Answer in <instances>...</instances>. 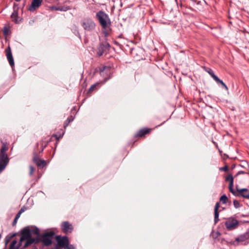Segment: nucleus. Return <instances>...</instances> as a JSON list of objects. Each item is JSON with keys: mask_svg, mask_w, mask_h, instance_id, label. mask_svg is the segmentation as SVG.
Instances as JSON below:
<instances>
[{"mask_svg": "<svg viewBox=\"0 0 249 249\" xmlns=\"http://www.w3.org/2000/svg\"><path fill=\"white\" fill-rule=\"evenodd\" d=\"M95 18L103 29H106L111 25V22L109 16L102 10H100L96 13Z\"/></svg>", "mask_w": 249, "mask_h": 249, "instance_id": "f257e3e1", "label": "nucleus"}, {"mask_svg": "<svg viewBox=\"0 0 249 249\" xmlns=\"http://www.w3.org/2000/svg\"><path fill=\"white\" fill-rule=\"evenodd\" d=\"M226 229L228 231H231L236 229L239 225V221L234 216H231L226 219L225 222Z\"/></svg>", "mask_w": 249, "mask_h": 249, "instance_id": "f03ea898", "label": "nucleus"}, {"mask_svg": "<svg viewBox=\"0 0 249 249\" xmlns=\"http://www.w3.org/2000/svg\"><path fill=\"white\" fill-rule=\"evenodd\" d=\"M81 26L85 30L91 32L95 29L96 23L91 18H86L81 21Z\"/></svg>", "mask_w": 249, "mask_h": 249, "instance_id": "7ed1b4c3", "label": "nucleus"}, {"mask_svg": "<svg viewBox=\"0 0 249 249\" xmlns=\"http://www.w3.org/2000/svg\"><path fill=\"white\" fill-rule=\"evenodd\" d=\"M231 193L235 196L243 197L244 198L249 199V190L247 188H239L237 186L236 190H232Z\"/></svg>", "mask_w": 249, "mask_h": 249, "instance_id": "20e7f679", "label": "nucleus"}, {"mask_svg": "<svg viewBox=\"0 0 249 249\" xmlns=\"http://www.w3.org/2000/svg\"><path fill=\"white\" fill-rule=\"evenodd\" d=\"M55 233L53 231L47 232L43 234L40 238L43 245L45 246H49L52 243V240Z\"/></svg>", "mask_w": 249, "mask_h": 249, "instance_id": "39448f33", "label": "nucleus"}, {"mask_svg": "<svg viewBox=\"0 0 249 249\" xmlns=\"http://www.w3.org/2000/svg\"><path fill=\"white\" fill-rule=\"evenodd\" d=\"M56 240L57 242V245L62 248H67L70 247L69 241L68 238L66 236L63 237L60 235H57L56 237Z\"/></svg>", "mask_w": 249, "mask_h": 249, "instance_id": "423d86ee", "label": "nucleus"}, {"mask_svg": "<svg viewBox=\"0 0 249 249\" xmlns=\"http://www.w3.org/2000/svg\"><path fill=\"white\" fill-rule=\"evenodd\" d=\"M34 162L40 168H43L47 165L46 161L39 158L37 152L35 149L33 153Z\"/></svg>", "mask_w": 249, "mask_h": 249, "instance_id": "0eeeda50", "label": "nucleus"}, {"mask_svg": "<svg viewBox=\"0 0 249 249\" xmlns=\"http://www.w3.org/2000/svg\"><path fill=\"white\" fill-rule=\"evenodd\" d=\"M110 46L107 42L101 43L97 47V54L98 56H102L104 53L108 50Z\"/></svg>", "mask_w": 249, "mask_h": 249, "instance_id": "6e6552de", "label": "nucleus"}, {"mask_svg": "<svg viewBox=\"0 0 249 249\" xmlns=\"http://www.w3.org/2000/svg\"><path fill=\"white\" fill-rule=\"evenodd\" d=\"M21 236L19 240V243L22 242L25 240L26 239L31 237V230L30 229L29 226L24 227L22 230H21Z\"/></svg>", "mask_w": 249, "mask_h": 249, "instance_id": "1a4fd4ad", "label": "nucleus"}, {"mask_svg": "<svg viewBox=\"0 0 249 249\" xmlns=\"http://www.w3.org/2000/svg\"><path fill=\"white\" fill-rule=\"evenodd\" d=\"M110 67L108 66H103L100 68V74L101 76L107 77L105 79V82H106L111 77V72L109 71Z\"/></svg>", "mask_w": 249, "mask_h": 249, "instance_id": "9d476101", "label": "nucleus"}, {"mask_svg": "<svg viewBox=\"0 0 249 249\" xmlns=\"http://www.w3.org/2000/svg\"><path fill=\"white\" fill-rule=\"evenodd\" d=\"M61 229L64 233L67 234L71 233L73 230V228L72 224L68 221H64L61 223Z\"/></svg>", "mask_w": 249, "mask_h": 249, "instance_id": "9b49d317", "label": "nucleus"}, {"mask_svg": "<svg viewBox=\"0 0 249 249\" xmlns=\"http://www.w3.org/2000/svg\"><path fill=\"white\" fill-rule=\"evenodd\" d=\"M9 162V158L8 156L0 155V172L3 171Z\"/></svg>", "mask_w": 249, "mask_h": 249, "instance_id": "f8f14e48", "label": "nucleus"}, {"mask_svg": "<svg viewBox=\"0 0 249 249\" xmlns=\"http://www.w3.org/2000/svg\"><path fill=\"white\" fill-rule=\"evenodd\" d=\"M5 53L6 57L9 62V65L12 68H13L15 66V62L11 50L9 46L5 49Z\"/></svg>", "mask_w": 249, "mask_h": 249, "instance_id": "ddd939ff", "label": "nucleus"}, {"mask_svg": "<svg viewBox=\"0 0 249 249\" xmlns=\"http://www.w3.org/2000/svg\"><path fill=\"white\" fill-rule=\"evenodd\" d=\"M43 0H32L31 4L29 6L28 10L31 12H34L41 4Z\"/></svg>", "mask_w": 249, "mask_h": 249, "instance_id": "4468645a", "label": "nucleus"}, {"mask_svg": "<svg viewBox=\"0 0 249 249\" xmlns=\"http://www.w3.org/2000/svg\"><path fill=\"white\" fill-rule=\"evenodd\" d=\"M249 239V230L247 231L245 233L240 234L235 238V241L237 242H242L245 241Z\"/></svg>", "mask_w": 249, "mask_h": 249, "instance_id": "2eb2a0df", "label": "nucleus"}, {"mask_svg": "<svg viewBox=\"0 0 249 249\" xmlns=\"http://www.w3.org/2000/svg\"><path fill=\"white\" fill-rule=\"evenodd\" d=\"M26 242L24 245V248L27 247L28 246L32 245L34 243H37L39 241H40V238H39V237L32 238V236H31V237L26 239Z\"/></svg>", "mask_w": 249, "mask_h": 249, "instance_id": "dca6fc26", "label": "nucleus"}, {"mask_svg": "<svg viewBox=\"0 0 249 249\" xmlns=\"http://www.w3.org/2000/svg\"><path fill=\"white\" fill-rule=\"evenodd\" d=\"M151 129L148 128H143L141 129L138 131L137 133L135 135V137H142L145 136L146 134H148L151 132Z\"/></svg>", "mask_w": 249, "mask_h": 249, "instance_id": "f3484780", "label": "nucleus"}, {"mask_svg": "<svg viewBox=\"0 0 249 249\" xmlns=\"http://www.w3.org/2000/svg\"><path fill=\"white\" fill-rule=\"evenodd\" d=\"M220 205V202H217L216 203L214 209V224H216L219 220V212H218V209Z\"/></svg>", "mask_w": 249, "mask_h": 249, "instance_id": "a211bd4d", "label": "nucleus"}, {"mask_svg": "<svg viewBox=\"0 0 249 249\" xmlns=\"http://www.w3.org/2000/svg\"><path fill=\"white\" fill-rule=\"evenodd\" d=\"M226 181H229V189L230 192H231L232 190H234L233 186V178L231 174L228 175L225 179Z\"/></svg>", "mask_w": 249, "mask_h": 249, "instance_id": "6ab92c4d", "label": "nucleus"}, {"mask_svg": "<svg viewBox=\"0 0 249 249\" xmlns=\"http://www.w3.org/2000/svg\"><path fill=\"white\" fill-rule=\"evenodd\" d=\"M8 150V147L5 144H3L0 150V156H8L6 152Z\"/></svg>", "mask_w": 249, "mask_h": 249, "instance_id": "aec40b11", "label": "nucleus"}, {"mask_svg": "<svg viewBox=\"0 0 249 249\" xmlns=\"http://www.w3.org/2000/svg\"><path fill=\"white\" fill-rule=\"evenodd\" d=\"M17 243V242L16 240H13L11 243L9 249H21L19 248L20 246H21V243H19L18 246L17 247H15V245H16Z\"/></svg>", "mask_w": 249, "mask_h": 249, "instance_id": "412c9836", "label": "nucleus"}, {"mask_svg": "<svg viewBox=\"0 0 249 249\" xmlns=\"http://www.w3.org/2000/svg\"><path fill=\"white\" fill-rule=\"evenodd\" d=\"M74 120V117L72 115L70 116L66 121L65 122L64 124V128H66L67 126H68L69 124L71 122H72Z\"/></svg>", "mask_w": 249, "mask_h": 249, "instance_id": "4be33fe9", "label": "nucleus"}, {"mask_svg": "<svg viewBox=\"0 0 249 249\" xmlns=\"http://www.w3.org/2000/svg\"><path fill=\"white\" fill-rule=\"evenodd\" d=\"M16 235V233H14L13 234H9L7 235L5 239V245H7L11 240V239L15 237Z\"/></svg>", "mask_w": 249, "mask_h": 249, "instance_id": "5701e85b", "label": "nucleus"}, {"mask_svg": "<svg viewBox=\"0 0 249 249\" xmlns=\"http://www.w3.org/2000/svg\"><path fill=\"white\" fill-rule=\"evenodd\" d=\"M11 17L13 18L14 21L17 23L18 21V10H14L13 13L12 14Z\"/></svg>", "mask_w": 249, "mask_h": 249, "instance_id": "b1692460", "label": "nucleus"}, {"mask_svg": "<svg viewBox=\"0 0 249 249\" xmlns=\"http://www.w3.org/2000/svg\"><path fill=\"white\" fill-rule=\"evenodd\" d=\"M207 71L211 76V77L214 79V81L217 79L218 77L214 74V71L211 69L209 68Z\"/></svg>", "mask_w": 249, "mask_h": 249, "instance_id": "393cba45", "label": "nucleus"}, {"mask_svg": "<svg viewBox=\"0 0 249 249\" xmlns=\"http://www.w3.org/2000/svg\"><path fill=\"white\" fill-rule=\"evenodd\" d=\"M218 84H220L223 86V88H224L227 90H228V88L226 86V85L223 82L222 80L220 79L218 77L216 79L215 81Z\"/></svg>", "mask_w": 249, "mask_h": 249, "instance_id": "a878e982", "label": "nucleus"}, {"mask_svg": "<svg viewBox=\"0 0 249 249\" xmlns=\"http://www.w3.org/2000/svg\"><path fill=\"white\" fill-rule=\"evenodd\" d=\"M59 6V11H67L71 9V8L69 6L63 5V6Z\"/></svg>", "mask_w": 249, "mask_h": 249, "instance_id": "bb28decb", "label": "nucleus"}, {"mask_svg": "<svg viewBox=\"0 0 249 249\" xmlns=\"http://www.w3.org/2000/svg\"><path fill=\"white\" fill-rule=\"evenodd\" d=\"M220 200L223 204H226L228 201V198L226 195H223L220 197Z\"/></svg>", "mask_w": 249, "mask_h": 249, "instance_id": "cd10ccee", "label": "nucleus"}, {"mask_svg": "<svg viewBox=\"0 0 249 249\" xmlns=\"http://www.w3.org/2000/svg\"><path fill=\"white\" fill-rule=\"evenodd\" d=\"M233 204L235 208L237 209L240 208L241 206L239 201L235 199L233 201Z\"/></svg>", "mask_w": 249, "mask_h": 249, "instance_id": "c85d7f7f", "label": "nucleus"}, {"mask_svg": "<svg viewBox=\"0 0 249 249\" xmlns=\"http://www.w3.org/2000/svg\"><path fill=\"white\" fill-rule=\"evenodd\" d=\"M33 233L34 234L39 235V229L35 227V229L31 230V233Z\"/></svg>", "mask_w": 249, "mask_h": 249, "instance_id": "c756f323", "label": "nucleus"}, {"mask_svg": "<svg viewBox=\"0 0 249 249\" xmlns=\"http://www.w3.org/2000/svg\"><path fill=\"white\" fill-rule=\"evenodd\" d=\"M97 85H99L98 83H96V84L92 85L90 88L89 89V92L92 91L94 90V89L96 88V87Z\"/></svg>", "mask_w": 249, "mask_h": 249, "instance_id": "7c9ffc66", "label": "nucleus"}, {"mask_svg": "<svg viewBox=\"0 0 249 249\" xmlns=\"http://www.w3.org/2000/svg\"><path fill=\"white\" fill-rule=\"evenodd\" d=\"M30 172H29V175L30 176H32L34 172H35V168L33 166H30Z\"/></svg>", "mask_w": 249, "mask_h": 249, "instance_id": "2f4dec72", "label": "nucleus"}, {"mask_svg": "<svg viewBox=\"0 0 249 249\" xmlns=\"http://www.w3.org/2000/svg\"><path fill=\"white\" fill-rule=\"evenodd\" d=\"M221 170L224 171L225 172H227L229 170V167L227 165H226L220 168Z\"/></svg>", "mask_w": 249, "mask_h": 249, "instance_id": "473e14b6", "label": "nucleus"}, {"mask_svg": "<svg viewBox=\"0 0 249 249\" xmlns=\"http://www.w3.org/2000/svg\"><path fill=\"white\" fill-rule=\"evenodd\" d=\"M51 8L53 10L56 11H59V6H53L51 7Z\"/></svg>", "mask_w": 249, "mask_h": 249, "instance_id": "72a5a7b5", "label": "nucleus"}, {"mask_svg": "<svg viewBox=\"0 0 249 249\" xmlns=\"http://www.w3.org/2000/svg\"><path fill=\"white\" fill-rule=\"evenodd\" d=\"M46 145L43 146V143L41 144L40 150L39 151V153H41L43 151L44 148H45Z\"/></svg>", "mask_w": 249, "mask_h": 249, "instance_id": "f704fd0d", "label": "nucleus"}, {"mask_svg": "<svg viewBox=\"0 0 249 249\" xmlns=\"http://www.w3.org/2000/svg\"><path fill=\"white\" fill-rule=\"evenodd\" d=\"M212 142L214 144V145L215 146L216 148L219 150V148L218 147V144L217 142H214L213 140H212Z\"/></svg>", "mask_w": 249, "mask_h": 249, "instance_id": "c9c22d12", "label": "nucleus"}, {"mask_svg": "<svg viewBox=\"0 0 249 249\" xmlns=\"http://www.w3.org/2000/svg\"><path fill=\"white\" fill-rule=\"evenodd\" d=\"M17 220H18V219H16V218H15L13 223H12V225L14 226H15L17 223Z\"/></svg>", "mask_w": 249, "mask_h": 249, "instance_id": "e433bc0d", "label": "nucleus"}, {"mask_svg": "<svg viewBox=\"0 0 249 249\" xmlns=\"http://www.w3.org/2000/svg\"><path fill=\"white\" fill-rule=\"evenodd\" d=\"M20 214H21L20 213L18 212V213L16 214L15 218L18 219L19 218V217H20Z\"/></svg>", "mask_w": 249, "mask_h": 249, "instance_id": "4c0bfd02", "label": "nucleus"}, {"mask_svg": "<svg viewBox=\"0 0 249 249\" xmlns=\"http://www.w3.org/2000/svg\"><path fill=\"white\" fill-rule=\"evenodd\" d=\"M246 173L244 172V171H239L237 174V175H239V174H245Z\"/></svg>", "mask_w": 249, "mask_h": 249, "instance_id": "58836bf2", "label": "nucleus"}, {"mask_svg": "<svg viewBox=\"0 0 249 249\" xmlns=\"http://www.w3.org/2000/svg\"><path fill=\"white\" fill-rule=\"evenodd\" d=\"M8 32V29H7L6 27L4 28V30H3V33L4 34H6Z\"/></svg>", "mask_w": 249, "mask_h": 249, "instance_id": "ea45409f", "label": "nucleus"}, {"mask_svg": "<svg viewBox=\"0 0 249 249\" xmlns=\"http://www.w3.org/2000/svg\"><path fill=\"white\" fill-rule=\"evenodd\" d=\"M60 247H59L58 245H57L53 249H60Z\"/></svg>", "mask_w": 249, "mask_h": 249, "instance_id": "a19ab883", "label": "nucleus"}, {"mask_svg": "<svg viewBox=\"0 0 249 249\" xmlns=\"http://www.w3.org/2000/svg\"><path fill=\"white\" fill-rule=\"evenodd\" d=\"M67 249H74V248L73 246L71 245L70 247L67 248Z\"/></svg>", "mask_w": 249, "mask_h": 249, "instance_id": "79ce46f5", "label": "nucleus"}, {"mask_svg": "<svg viewBox=\"0 0 249 249\" xmlns=\"http://www.w3.org/2000/svg\"><path fill=\"white\" fill-rule=\"evenodd\" d=\"M23 211H24V210H23V209H22V208H21V209L19 210V211L18 212V213H20V214H21L22 212H23Z\"/></svg>", "mask_w": 249, "mask_h": 249, "instance_id": "37998d69", "label": "nucleus"}, {"mask_svg": "<svg viewBox=\"0 0 249 249\" xmlns=\"http://www.w3.org/2000/svg\"><path fill=\"white\" fill-rule=\"evenodd\" d=\"M115 44L117 45H119V43L117 42V41H115Z\"/></svg>", "mask_w": 249, "mask_h": 249, "instance_id": "c03bdc74", "label": "nucleus"}, {"mask_svg": "<svg viewBox=\"0 0 249 249\" xmlns=\"http://www.w3.org/2000/svg\"><path fill=\"white\" fill-rule=\"evenodd\" d=\"M16 1H18V2H19L21 0H15Z\"/></svg>", "mask_w": 249, "mask_h": 249, "instance_id": "a18cd8bd", "label": "nucleus"}, {"mask_svg": "<svg viewBox=\"0 0 249 249\" xmlns=\"http://www.w3.org/2000/svg\"><path fill=\"white\" fill-rule=\"evenodd\" d=\"M105 34L106 35H107V34L106 32H105Z\"/></svg>", "mask_w": 249, "mask_h": 249, "instance_id": "49530a36", "label": "nucleus"}, {"mask_svg": "<svg viewBox=\"0 0 249 249\" xmlns=\"http://www.w3.org/2000/svg\"><path fill=\"white\" fill-rule=\"evenodd\" d=\"M119 38H121V35H120V36H119Z\"/></svg>", "mask_w": 249, "mask_h": 249, "instance_id": "de8ad7c7", "label": "nucleus"}, {"mask_svg": "<svg viewBox=\"0 0 249 249\" xmlns=\"http://www.w3.org/2000/svg\"><path fill=\"white\" fill-rule=\"evenodd\" d=\"M1 234L0 233V239L1 238Z\"/></svg>", "mask_w": 249, "mask_h": 249, "instance_id": "09e8293b", "label": "nucleus"}, {"mask_svg": "<svg viewBox=\"0 0 249 249\" xmlns=\"http://www.w3.org/2000/svg\"><path fill=\"white\" fill-rule=\"evenodd\" d=\"M33 249H37V248H34Z\"/></svg>", "mask_w": 249, "mask_h": 249, "instance_id": "8fccbe9b", "label": "nucleus"}, {"mask_svg": "<svg viewBox=\"0 0 249 249\" xmlns=\"http://www.w3.org/2000/svg\"><path fill=\"white\" fill-rule=\"evenodd\" d=\"M36 146H37V147L38 146V143H37V144H36Z\"/></svg>", "mask_w": 249, "mask_h": 249, "instance_id": "3c124183", "label": "nucleus"}, {"mask_svg": "<svg viewBox=\"0 0 249 249\" xmlns=\"http://www.w3.org/2000/svg\"><path fill=\"white\" fill-rule=\"evenodd\" d=\"M16 5V3H14V6H15Z\"/></svg>", "mask_w": 249, "mask_h": 249, "instance_id": "603ef678", "label": "nucleus"}]
</instances>
